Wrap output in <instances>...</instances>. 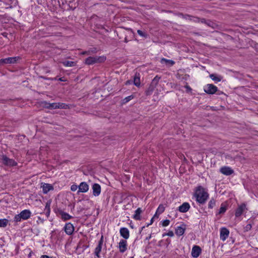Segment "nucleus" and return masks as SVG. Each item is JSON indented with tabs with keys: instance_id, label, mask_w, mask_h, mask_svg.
I'll return each mask as SVG.
<instances>
[{
	"instance_id": "43",
	"label": "nucleus",
	"mask_w": 258,
	"mask_h": 258,
	"mask_svg": "<svg viewBox=\"0 0 258 258\" xmlns=\"http://www.w3.org/2000/svg\"><path fill=\"white\" fill-rule=\"evenodd\" d=\"M185 88L186 89L187 92H190L191 91V88L188 85L185 86Z\"/></svg>"
},
{
	"instance_id": "50",
	"label": "nucleus",
	"mask_w": 258,
	"mask_h": 258,
	"mask_svg": "<svg viewBox=\"0 0 258 258\" xmlns=\"http://www.w3.org/2000/svg\"><path fill=\"white\" fill-rule=\"evenodd\" d=\"M166 234V233H165L163 234L162 236H163V237H164V236H165L166 235H167Z\"/></svg>"
},
{
	"instance_id": "23",
	"label": "nucleus",
	"mask_w": 258,
	"mask_h": 258,
	"mask_svg": "<svg viewBox=\"0 0 258 258\" xmlns=\"http://www.w3.org/2000/svg\"><path fill=\"white\" fill-rule=\"evenodd\" d=\"M142 211L140 208H138L135 211V214L134 215V218L136 220H141V216L140 214L142 213Z\"/></svg>"
},
{
	"instance_id": "42",
	"label": "nucleus",
	"mask_w": 258,
	"mask_h": 258,
	"mask_svg": "<svg viewBox=\"0 0 258 258\" xmlns=\"http://www.w3.org/2000/svg\"><path fill=\"white\" fill-rule=\"evenodd\" d=\"M207 21L208 20H206V19H200V22L201 23H204L205 24H206L207 22Z\"/></svg>"
},
{
	"instance_id": "44",
	"label": "nucleus",
	"mask_w": 258,
	"mask_h": 258,
	"mask_svg": "<svg viewBox=\"0 0 258 258\" xmlns=\"http://www.w3.org/2000/svg\"><path fill=\"white\" fill-rule=\"evenodd\" d=\"M40 258H52V257H50L47 255H42L41 256Z\"/></svg>"
},
{
	"instance_id": "45",
	"label": "nucleus",
	"mask_w": 258,
	"mask_h": 258,
	"mask_svg": "<svg viewBox=\"0 0 258 258\" xmlns=\"http://www.w3.org/2000/svg\"><path fill=\"white\" fill-rule=\"evenodd\" d=\"M58 80L60 81H62V82H64L66 81V80L64 79V77L59 78Z\"/></svg>"
},
{
	"instance_id": "2",
	"label": "nucleus",
	"mask_w": 258,
	"mask_h": 258,
	"mask_svg": "<svg viewBox=\"0 0 258 258\" xmlns=\"http://www.w3.org/2000/svg\"><path fill=\"white\" fill-rule=\"evenodd\" d=\"M106 57L104 56H89L85 59V63L87 65H92L95 63L102 62L104 61Z\"/></svg>"
},
{
	"instance_id": "10",
	"label": "nucleus",
	"mask_w": 258,
	"mask_h": 258,
	"mask_svg": "<svg viewBox=\"0 0 258 258\" xmlns=\"http://www.w3.org/2000/svg\"><path fill=\"white\" fill-rule=\"evenodd\" d=\"M93 195L95 197H98L100 195L101 187L98 183H94L92 185Z\"/></svg>"
},
{
	"instance_id": "6",
	"label": "nucleus",
	"mask_w": 258,
	"mask_h": 258,
	"mask_svg": "<svg viewBox=\"0 0 258 258\" xmlns=\"http://www.w3.org/2000/svg\"><path fill=\"white\" fill-rule=\"evenodd\" d=\"M103 243V236H102L100 240L98 242V243L95 249L94 253L95 255L97 257V258H100L101 257L100 253L101 251L102 245Z\"/></svg>"
},
{
	"instance_id": "32",
	"label": "nucleus",
	"mask_w": 258,
	"mask_h": 258,
	"mask_svg": "<svg viewBox=\"0 0 258 258\" xmlns=\"http://www.w3.org/2000/svg\"><path fill=\"white\" fill-rule=\"evenodd\" d=\"M216 205V201L212 199L208 203V208L209 209H213Z\"/></svg>"
},
{
	"instance_id": "9",
	"label": "nucleus",
	"mask_w": 258,
	"mask_h": 258,
	"mask_svg": "<svg viewBox=\"0 0 258 258\" xmlns=\"http://www.w3.org/2000/svg\"><path fill=\"white\" fill-rule=\"evenodd\" d=\"M220 171L223 174L228 176L234 173V170L229 166H223L220 169Z\"/></svg>"
},
{
	"instance_id": "35",
	"label": "nucleus",
	"mask_w": 258,
	"mask_h": 258,
	"mask_svg": "<svg viewBox=\"0 0 258 258\" xmlns=\"http://www.w3.org/2000/svg\"><path fill=\"white\" fill-rule=\"evenodd\" d=\"M133 98H134V96L133 95H130V96H128L125 97L123 100V103H126L128 102L130 100H131L132 99H133Z\"/></svg>"
},
{
	"instance_id": "33",
	"label": "nucleus",
	"mask_w": 258,
	"mask_h": 258,
	"mask_svg": "<svg viewBox=\"0 0 258 258\" xmlns=\"http://www.w3.org/2000/svg\"><path fill=\"white\" fill-rule=\"evenodd\" d=\"M206 25L209 27L213 28H215L217 26V25L215 23H214L213 22H212L210 20L207 21Z\"/></svg>"
},
{
	"instance_id": "14",
	"label": "nucleus",
	"mask_w": 258,
	"mask_h": 258,
	"mask_svg": "<svg viewBox=\"0 0 258 258\" xmlns=\"http://www.w3.org/2000/svg\"><path fill=\"white\" fill-rule=\"evenodd\" d=\"M127 241L125 240L121 239L119 242L118 248L120 252H124L127 249Z\"/></svg>"
},
{
	"instance_id": "15",
	"label": "nucleus",
	"mask_w": 258,
	"mask_h": 258,
	"mask_svg": "<svg viewBox=\"0 0 258 258\" xmlns=\"http://www.w3.org/2000/svg\"><path fill=\"white\" fill-rule=\"evenodd\" d=\"M78 192H86L89 190V185L86 182H82L78 186Z\"/></svg>"
},
{
	"instance_id": "49",
	"label": "nucleus",
	"mask_w": 258,
	"mask_h": 258,
	"mask_svg": "<svg viewBox=\"0 0 258 258\" xmlns=\"http://www.w3.org/2000/svg\"><path fill=\"white\" fill-rule=\"evenodd\" d=\"M33 253V252L32 251H31L30 252L29 254H28L29 257H30Z\"/></svg>"
},
{
	"instance_id": "1",
	"label": "nucleus",
	"mask_w": 258,
	"mask_h": 258,
	"mask_svg": "<svg viewBox=\"0 0 258 258\" xmlns=\"http://www.w3.org/2000/svg\"><path fill=\"white\" fill-rule=\"evenodd\" d=\"M195 196L197 202L201 204H205L209 198L208 192L201 186L197 187Z\"/></svg>"
},
{
	"instance_id": "46",
	"label": "nucleus",
	"mask_w": 258,
	"mask_h": 258,
	"mask_svg": "<svg viewBox=\"0 0 258 258\" xmlns=\"http://www.w3.org/2000/svg\"><path fill=\"white\" fill-rule=\"evenodd\" d=\"M153 220H154V218H152L151 219V222H150V223H149V224H148L147 225V226L148 227V226H149L150 225L152 224L153 223Z\"/></svg>"
},
{
	"instance_id": "16",
	"label": "nucleus",
	"mask_w": 258,
	"mask_h": 258,
	"mask_svg": "<svg viewBox=\"0 0 258 258\" xmlns=\"http://www.w3.org/2000/svg\"><path fill=\"white\" fill-rule=\"evenodd\" d=\"M119 233L120 235L125 239H127L130 237V232L127 228L122 227L120 229Z\"/></svg>"
},
{
	"instance_id": "52",
	"label": "nucleus",
	"mask_w": 258,
	"mask_h": 258,
	"mask_svg": "<svg viewBox=\"0 0 258 258\" xmlns=\"http://www.w3.org/2000/svg\"><path fill=\"white\" fill-rule=\"evenodd\" d=\"M157 214H155V215H154V216H153V218H155V217L156 216Z\"/></svg>"
},
{
	"instance_id": "36",
	"label": "nucleus",
	"mask_w": 258,
	"mask_h": 258,
	"mask_svg": "<svg viewBox=\"0 0 258 258\" xmlns=\"http://www.w3.org/2000/svg\"><path fill=\"white\" fill-rule=\"evenodd\" d=\"M170 223V221L169 220H165L164 221H162V226L163 227H165V226H167L168 225H169Z\"/></svg>"
},
{
	"instance_id": "21",
	"label": "nucleus",
	"mask_w": 258,
	"mask_h": 258,
	"mask_svg": "<svg viewBox=\"0 0 258 258\" xmlns=\"http://www.w3.org/2000/svg\"><path fill=\"white\" fill-rule=\"evenodd\" d=\"M160 62L162 64H165L170 66H172L175 63V62L173 60L167 59L165 58H161Z\"/></svg>"
},
{
	"instance_id": "29",
	"label": "nucleus",
	"mask_w": 258,
	"mask_h": 258,
	"mask_svg": "<svg viewBox=\"0 0 258 258\" xmlns=\"http://www.w3.org/2000/svg\"><path fill=\"white\" fill-rule=\"evenodd\" d=\"M210 77L211 79H212L213 81L216 82H219L221 80V77L216 76L215 74L210 75Z\"/></svg>"
},
{
	"instance_id": "41",
	"label": "nucleus",
	"mask_w": 258,
	"mask_h": 258,
	"mask_svg": "<svg viewBox=\"0 0 258 258\" xmlns=\"http://www.w3.org/2000/svg\"><path fill=\"white\" fill-rule=\"evenodd\" d=\"M83 55H89L91 54V51L90 50H88V51H83L81 53Z\"/></svg>"
},
{
	"instance_id": "11",
	"label": "nucleus",
	"mask_w": 258,
	"mask_h": 258,
	"mask_svg": "<svg viewBox=\"0 0 258 258\" xmlns=\"http://www.w3.org/2000/svg\"><path fill=\"white\" fill-rule=\"evenodd\" d=\"M202 249L199 246L194 245L191 250V255L194 258H197L201 254Z\"/></svg>"
},
{
	"instance_id": "37",
	"label": "nucleus",
	"mask_w": 258,
	"mask_h": 258,
	"mask_svg": "<svg viewBox=\"0 0 258 258\" xmlns=\"http://www.w3.org/2000/svg\"><path fill=\"white\" fill-rule=\"evenodd\" d=\"M78 188V186L76 184H73L71 186V190L75 191Z\"/></svg>"
},
{
	"instance_id": "5",
	"label": "nucleus",
	"mask_w": 258,
	"mask_h": 258,
	"mask_svg": "<svg viewBox=\"0 0 258 258\" xmlns=\"http://www.w3.org/2000/svg\"><path fill=\"white\" fill-rule=\"evenodd\" d=\"M2 161L4 164L9 166H15L17 165V163L13 159L9 158L6 156H3Z\"/></svg>"
},
{
	"instance_id": "39",
	"label": "nucleus",
	"mask_w": 258,
	"mask_h": 258,
	"mask_svg": "<svg viewBox=\"0 0 258 258\" xmlns=\"http://www.w3.org/2000/svg\"><path fill=\"white\" fill-rule=\"evenodd\" d=\"M194 17L193 16H190V15H186L184 16V18L185 19H187V20H189L190 21H192V19H193Z\"/></svg>"
},
{
	"instance_id": "40",
	"label": "nucleus",
	"mask_w": 258,
	"mask_h": 258,
	"mask_svg": "<svg viewBox=\"0 0 258 258\" xmlns=\"http://www.w3.org/2000/svg\"><path fill=\"white\" fill-rule=\"evenodd\" d=\"M167 236H169L170 237H172L174 236V233L172 231H170L168 233L166 234Z\"/></svg>"
},
{
	"instance_id": "24",
	"label": "nucleus",
	"mask_w": 258,
	"mask_h": 258,
	"mask_svg": "<svg viewBox=\"0 0 258 258\" xmlns=\"http://www.w3.org/2000/svg\"><path fill=\"white\" fill-rule=\"evenodd\" d=\"M254 224L253 221L251 220L248 222V223L244 227V232H247L251 230L252 225Z\"/></svg>"
},
{
	"instance_id": "26",
	"label": "nucleus",
	"mask_w": 258,
	"mask_h": 258,
	"mask_svg": "<svg viewBox=\"0 0 258 258\" xmlns=\"http://www.w3.org/2000/svg\"><path fill=\"white\" fill-rule=\"evenodd\" d=\"M9 221L6 219H0V227H6L8 224Z\"/></svg>"
},
{
	"instance_id": "25",
	"label": "nucleus",
	"mask_w": 258,
	"mask_h": 258,
	"mask_svg": "<svg viewBox=\"0 0 258 258\" xmlns=\"http://www.w3.org/2000/svg\"><path fill=\"white\" fill-rule=\"evenodd\" d=\"M134 83L135 85H136L137 87H138L140 85V79L139 74L135 75V76L134 77Z\"/></svg>"
},
{
	"instance_id": "20",
	"label": "nucleus",
	"mask_w": 258,
	"mask_h": 258,
	"mask_svg": "<svg viewBox=\"0 0 258 258\" xmlns=\"http://www.w3.org/2000/svg\"><path fill=\"white\" fill-rule=\"evenodd\" d=\"M44 194H47L48 191L53 189V186L48 183H43L41 186Z\"/></svg>"
},
{
	"instance_id": "30",
	"label": "nucleus",
	"mask_w": 258,
	"mask_h": 258,
	"mask_svg": "<svg viewBox=\"0 0 258 258\" xmlns=\"http://www.w3.org/2000/svg\"><path fill=\"white\" fill-rule=\"evenodd\" d=\"M62 64L66 67H74L76 65V63L72 61H65L62 62Z\"/></svg>"
},
{
	"instance_id": "47",
	"label": "nucleus",
	"mask_w": 258,
	"mask_h": 258,
	"mask_svg": "<svg viewBox=\"0 0 258 258\" xmlns=\"http://www.w3.org/2000/svg\"><path fill=\"white\" fill-rule=\"evenodd\" d=\"M151 238V234H150L149 236L146 238V240H149Z\"/></svg>"
},
{
	"instance_id": "18",
	"label": "nucleus",
	"mask_w": 258,
	"mask_h": 258,
	"mask_svg": "<svg viewBox=\"0 0 258 258\" xmlns=\"http://www.w3.org/2000/svg\"><path fill=\"white\" fill-rule=\"evenodd\" d=\"M58 212L59 214L61 216V218L63 221H66L70 220L73 218V217L70 215L69 214L63 212L61 210H58Z\"/></svg>"
},
{
	"instance_id": "31",
	"label": "nucleus",
	"mask_w": 258,
	"mask_h": 258,
	"mask_svg": "<svg viewBox=\"0 0 258 258\" xmlns=\"http://www.w3.org/2000/svg\"><path fill=\"white\" fill-rule=\"evenodd\" d=\"M69 105L63 103H57V108L68 109Z\"/></svg>"
},
{
	"instance_id": "48",
	"label": "nucleus",
	"mask_w": 258,
	"mask_h": 258,
	"mask_svg": "<svg viewBox=\"0 0 258 258\" xmlns=\"http://www.w3.org/2000/svg\"><path fill=\"white\" fill-rule=\"evenodd\" d=\"M124 42H125V43H127V42H128V40H127L126 37H125Z\"/></svg>"
},
{
	"instance_id": "7",
	"label": "nucleus",
	"mask_w": 258,
	"mask_h": 258,
	"mask_svg": "<svg viewBox=\"0 0 258 258\" xmlns=\"http://www.w3.org/2000/svg\"><path fill=\"white\" fill-rule=\"evenodd\" d=\"M217 90V87L213 84H207L204 88L205 92L209 94L215 93Z\"/></svg>"
},
{
	"instance_id": "13",
	"label": "nucleus",
	"mask_w": 258,
	"mask_h": 258,
	"mask_svg": "<svg viewBox=\"0 0 258 258\" xmlns=\"http://www.w3.org/2000/svg\"><path fill=\"white\" fill-rule=\"evenodd\" d=\"M246 205L245 204H242L238 206L235 211V216L236 217H240L242 214L243 212L246 210Z\"/></svg>"
},
{
	"instance_id": "27",
	"label": "nucleus",
	"mask_w": 258,
	"mask_h": 258,
	"mask_svg": "<svg viewBox=\"0 0 258 258\" xmlns=\"http://www.w3.org/2000/svg\"><path fill=\"white\" fill-rule=\"evenodd\" d=\"M227 210V207L226 205L224 203H222L221 205V207L219 209V214H222L224 213Z\"/></svg>"
},
{
	"instance_id": "53",
	"label": "nucleus",
	"mask_w": 258,
	"mask_h": 258,
	"mask_svg": "<svg viewBox=\"0 0 258 258\" xmlns=\"http://www.w3.org/2000/svg\"><path fill=\"white\" fill-rule=\"evenodd\" d=\"M155 79H156V78H155V79L153 80V82L155 81Z\"/></svg>"
},
{
	"instance_id": "8",
	"label": "nucleus",
	"mask_w": 258,
	"mask_h": 258,
	"mask_svg": "<svg viewBox=\"0 0 258 258\" xmlns=\"http://www.w3.org/2000/svg\"><path fill=\"white\" fill-rule=\"evenodd\" d=\"M229 235V230L225 228L222 227L220 229V237L222 241H225Z\"/></svg>"
},
{
	"instance_id": "28",
	"label": "nucleus",
	"mask_w": 258,
	"mask_h": 258,
	"mask_svg": "<svg viewBox=\"0 0 258 258\" xmlns=\"http://www.w3.org/2000/svg\"><path fill=\"white\" fill-rule=\"evenodd\" d=\"M164 210H165L164 206L163 205L161 204L159 206L158 208H157V209L156 210V214H158L159 215L161 214L164 211Z\"/></svg>"
},
{
	"instance_id": "4",
	"label": "nucleus",
	"mask_w": 258,
	"mask_h": 258,
	"mask_svg": "<svg viewBox=\"0 0 258 258\" xmlns=\"http://www.w3.org/2000/svg\"><path fill=\"white\" fill-rule=\"evenodd\" d=\"M20 59L19 57H10L0 59V66L5 64H12L16 63Z\"/></svg>"
},
{
	"instance_id": "34",
	"label": "nucleus",
	"mask_w": 258,
	"mask_h": 258,
	"mask_svg": "<svg viewBox=\"0 0 258 258\" xmlns=\"http://www.w3.org/2000/svg\"><path fill=\"white\" fill-rule=\"evenodd\" d=\"M137 33L138 34L141 36V37H144V38H147V36H148V35L146 33V32H144L140 30H138L137 31Z\"/></svg>"
},
{
	"instance_id": "3",
	"label": "nucleus",
	"mask_w": 258,
	"mask_h": 258,
	"mask_svg": "<svg viewBox=\"0 0 258 258\" xmlns=\"http://www.w3.org/2000/svg\"><path fill=\"white\" fill-rule=\"evenodd\" d=\"M31 213L29 210H24L19 214L16 215L14 217V221L16 222H20L21 220H27L31 216Z\"/></svg>"
},
{
	"instance_id": "22",
	"label": "nucleus",
	"mask_w": 258,
	"mask_h": 258,
	"mask_svg": "<svg viewBox=\"0 0 258 258\" xmlns=\"http://www.w3.org/2000/svg\"><path fill=\"white\" fill-rule=\"evenodd\" d=\"M45 107L46 108L50 109H57V103H48L46 102H44Z\"/></svg>"
},
{
	"instance_id": "17",
	"label": "nucleus",
	"mask_w": 258,
	"mask_h": 258,
	"mask_svg": "<svg viewBox=\"0 0 258 258\" xmlns=\"http://www.w3.org/2000/svg\"><path fill=\"white\" fill-rule=\"evenodd\" d=\"M190 207L188 203L184 202L178 207V211L181 213H185L189 210Z\"/></svg>"
},
{
	"instance_id": "12",
	"label": "nucleus",
	"mask_w": 258,
	"mask_h": 258,
	"mask_svg": "<svg viewBox=\"0 0 258 258\" xmlns=\"http://www.w3.org/2000/svg\"><path fill=\"white\" fill-rule=\"evenodd\" d=\"M63 229L66 234L69 235H72L74 231V227L71 223H66Z\"/></svg>"
},
{
	"instance_id": "38",
	"label": "nucleus",
	"mask_w": 258,
	"mask_h": 258,
	"mask_svg": "<svg viewBox=\"0 0 258 258\" xmlns=\"http://www.w3.org/2000/svg\"><path fill=\"white\" fill-rule=\"evenodd\" d=\"M192 21L195 22L196 23H200V18H199L198 17H194Z\"/></svg>"
},
{
	"instance_id": "19",
	"label": "nucleus",
	"mask_w": 258,
	"mask_h": 258,
	"mask_svg": "<svg viewBox=\"0 0 258 258\" xmlns=\"http://www.w3.org/2000/svg\"><path fill=\"white\" fill-rule=\"evenodd\" d=\"M185 230V225L178 226L175 229V234L179 236H181L184 234Z\"/></svg>"
},
{
	"instance_id": "51",
	"label": "nucleus",
	"mask_w": 258,
	"mask_h": 258,
	"mask_svg": "<svg viewBox=\"0 0 258 258\" xmlns=\"http://www.w3.org/2000/svg\"><path fill=\"white\" fill-rule=\"evenodd\" d=\"M145 228V226H143L142 228V230L143 229V228Z\"/></svg>"
}]
</instances>
